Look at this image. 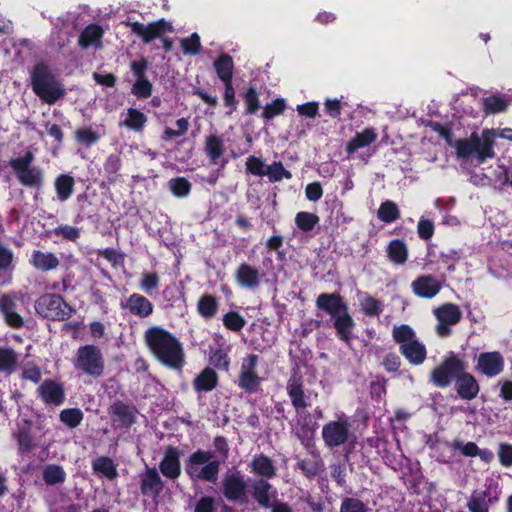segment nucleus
I'll return each mask as SVG.
<instances>
[{"label":"nucleus","mask_w":512,"mask_h":512,"mask_svg":"<svg viewBox=\"0 0 512 512\" xmlns=\"http://www.w3.org/2000/svg\"><path fill=\"white\" fill-rule=\"evenodd\" d=\"M434 315L439 322L436 326V331L438 335L444 337L450 334V326L460 321L462 313L457 305L447 303L436 308Z\"/></svg>","instance_id":"ddd939ff"},{"label":"nucleus","mask_w":512,"mask_h":512,"mask_svg":"<svg viewBox=\"0 0 512 512\" xmlns=\"http://www.w3.org/2000/svg\"><path fill=\"white\" fill-rule=\"evenodd\" d=\"M350 435V424L346 418L326 423L322 428V438L326 446L333 448L347 442Z\"/></svg>","instance_id":"9b49d317"},{"label":"nucleus","mask_w":512,"mask_h":512,"mask_svg":"<svg viewBox=\"0 0 512 512\" xmlns=\"http://www.w3.org/2000/svg\"><path fill=\"white\" fill-rule=\"evenodd\" d=\"M40 395L46 403L59 405L64 400L63 387L51 380L44 381L39 387Z\"/></svg>","instance_id":"a878e982"},{"label":"nucleus","mask_w":512,"mask_h":512,"mask_svg":"<svg viewBox=\"0 0 512 512\" xmlns=\"http://www.w3.org/2000/svg\"><path fill=\"white\" fill-rule=\"evenodd\" d=\"M265 175L273 182L280 181L282 178L290 179L292 177L291 173L283 167L281 162H275L267 166Z\"/></svg>","instance_id":"de8ad7c7"},{"label":"nucleus","mask_w":512,"mask_h":512,"mask_svg":"<svg viewBox=\"0 0 512 512\" xmlns=\"http://www.w3.org/2000/svg\"><path fill=\"white\" fill-rule=\"evenodd\" d=\"M161 473L170 479H176L181 472L179 452L176 448L169 446L165 450L164 458L159 465Z\"/></svg>","instance_id":"a211bd4d"},{"label":"nucleus","mask_w":512,"mask_h":512,"mask_svg":"<svg viewBox=\"0 0 512 512\" xmlns=\"http://www.w3.org/2000/svg\"><path fill=\"white\" fill-rule=\"evenodd\" d=\"M287 392L291 398L292 405L296 410L305 409L308 406L300 377L293 375L289 379L287 384Z\"/></svg>","instance_id":"b1692460"},{"label":"nucleus","mask_w":512,"mask_h":512,"mask_svg":"<svg viewBox=\"0 0 512 512\" xmlns=\"http://www.w3.org/2000/svg\"><path fill=\"white\" fill-rule=\"evenodd\" d=\"M60 420L70 428L77 427L83 420V413L80 409L70 408L61 411Z\"/></svg>","instance_id":"c03bdc74"},{"label":"nucleus","mask_w":512,"mask_h":512,"mask_svg":"<svg viewBox=\"0 0 512 512\" xmlns=\"http://www.w3.org/2000/svg\"><path fill=\"white\" fill-rule=\"evenodd\" d=\"M17 441L19 445V450L21 453L30 452L33 447V441L28 431L22 430L17 435Z\"/></svg>","instance_id":"052dcab7"},{"label":"nucleus","mask_w":512,"mask_h":512,"mask_svg":"<svg viewBox=\"0 0 512 512\" xmlns=\"http://www.w3.org/2000/svg\"><path fill=\"white\" fill-rule=\"evenodd\" d=\"M223 323L227 329L237 332L244 327L246 322L239 313L231 311L224 315Z\"/></svg>","instance_id":"8fccbe9b"},{"label":"nucleus","mask_w":512,"mask_h":512,"mask_svg":"<svg viewBox=\"0 0 512 512\" xmlns=\"http://www.w3.org/2000/svg\"><path fill=\"white\" fill-rule=\"evenodd\" d=\"M250 469L260 479L269 480L276 475V467L273 461L263 454L256 455L252 459Z\"/></svg>","instance_id":"5701e85b"},{"label":"nucleus","mask_w":512,"mask_h":512,"mask_svg":"<svg viewBox=\"0 0 512 512\" xmlns=\"http://www.w3.org/2000/svg\"><path fill=\"white\" fill-rule=\"evenodd\" d=\"M206 152L209 157L215 161L220 158L224 152L222 140L215 136H209L205 142Z\"/></svg>","instance_id":"a18cd8bd"},{"label":"nucleus","mask_w":512,"mask_h":512,"mask_svg":"<svg viewBox=\"0 0 512 512\" xmlns=\"http://www.w3.org/2000/svg\"><path fill=\"white\" fill-rule=\"evenodd\" d=\"M194 512H216V502L211 496L201 497L196 505Z\"/></svg>","instance_id":"13d9d810"},{"label":"nucleus","mask_w":512,"mask_h":512,"mask_svg":"<svg viewBox=\"0 0 512 512\" xmlns=\"http://www.w3.org/2000/svg\"><path fill=\"white\" fill-rule=\"evenodd\" d=\"M306 197L311 201H317L322 197L323 190L319 183H311L307 185L306 190Z\"/></svg>","instance_id":"774afa93"},{"label":"nucleus","mask_w":512,"mask_h":512,"mask_svg":"<svg viewBox=\"0 0 512 512\" xmlns=\"http://www.w3.org/2000/svg\"><path fill=\"white\" fill-rule=\"evenodd\" d=\"M362 310L368 316H378L381 313V303L377 299L367 296L361 302Z\"/></svg>","instance_id":"603ef678"},{"label":"nucleus","mask_w":512,"mask_h":512,"mask_svg":"<svg viewBox=\"0 0 512 512\" xmlns=\"http://www.w3.org/2000/svg\"><path fill=\"white\" fill-rule=\"evenodd\" d=\"M93 469L96 472L102 473L109 479H114L117 476L116 468L111 459L107 457H100L93 462Z\"/></svg>","instance_id":"37998d69"},{"label":"nucleus","mask_w":512,"mask_h":512,"mask_svg":"<svg viewBox=\"0 0 512 512\" xmlns=\"http://www.w3.org/2000/svg\"><path fill=\"white\" fill-rule=\"evenodd\" d=\"M103 30L98 25H89L81 33L79 44L82 48L97 47L100 45Z\"/></svg>","instance_id":"c756f323"},{"label":"nucleus","mask_w":512,"mask_h":512,"mask_svg":"<svg viewBox=\"0 0 512 512\" xmlns=\"http://www.w3.org/2000/svg\"><path fill=\"white\" fill-rule=\"evenodd\" d=\"M340 512H368V509L359 499L345 498L341 504Z\"/></svg>","instance_id":"864d4df0"},{"label":"nucleus","mask_w":512,"mask_h":512,"mask_svg":"<svg viewBox=\"0 0 512 512\" xmlns=\"http://www.w3.org/2000/svg\"><path fill=\"white\" fill-rule=\"evenodd\" d=\"M285 108L286 103L284 99H276L272 103L263 107L262 117L266 120H270L273 117L282 114Z\"/></svg>","instance_id":"09e8293b"},{"label":"nucleus","mask_w":512,"mask_h":512,"mask_svg":"<svg viewBox=\"0 0 512 512\" xmlns=\"http://www.w3.org/2000/svg\"><path fill=\"white\" fill-rule=\"evenodd\" d=\"M383 366L388 372H397L401 365L400 357L395 353H388L382 361Z\"/></svg>","instance_id":"680f3d73"},{"label":"nucleus","mask_w":512,"mask_h":512,"mask_svg":"<svg viewBox=\"0 0 512 512\" xmlns=\"http://www.w3.org/2000/svg\"><path fill=\"white\" fill-rule=\"evenodd\" d=\"M319 222V217L314 213L299 212L295 217L297 227L304 231H311Z\"/></svg>","instance_id":"79ce46f5"},{"label":"nucleus","mask_w":512,"mask_h":512,"mask_svg":"<svg viewBox=\"0 0 512 512\" xmlns=\"http://www.w3.org/2000/svg\"><path fill=\"white\" fill-rule=\"evenodd\" d=\"M198 310L204 317H212L217 311V301L211 295L203 296L198 303Z\"/></svg>","instance_id":"49530a36"},{"label":"nucleus","mask_w":512,"mask_h":512,"mask_svg":"<svg viewBox=\"0 0 512 512\" xmlns=\"http://www.w3.org/2000/svg\"><path fill=\"white\" fill-rule=\"evenodd\" d=\"M137 80L133 84L132 93L138 98H148L152 93V84L144 76V66H133Z\"/></svg>","instance_id":"c85d7f7f"},{"label":"nucleus","mask_w":512,"mask_h":512,"mask_svg":"<svg viewBox=\"0 0 512 512\" xmlns=\"http://www.w3.org/2000/svg\"><path fill=\"white\" fill-rule=\"evenodd\" d=\"M245 103L248 114H254L259 108V99L255 88L250 87L245 94Z\"/></svg>","instance_id":"4d7b16f0"},{"label":"nucleus","mask_w":512,"mask_h":512,"mask_svg":"<svg viewBox=\"0 0 512 512\" xmlns=\"http://www.w3.org/2000/svg\"><path fill=\"white\" fill-rule=\"evenodd\" d=\"M417 229L419 236L424 240H428L433 236L434 225L430 220L421 219L418 223Z\"/></svg>","instance_id":"0e129e2a"},{"label":"nucleus","mask_w":512,"mask_h":512,"mask_svg":"<svg viewBox=\"0 0 512 512\" xmlns=\"http://www.w3.org/2000/svg\"><path fill=\"white\" fill-rule=\"evenodd\" d=\"M336 320L334 326L337 330L340 338L346 342L349 341L351 335V329L354 325L352 318L348 314L347 310L335 316Z\"/></svg>","instance_id":"473e14b6"},{"label":"nucleus","mask_w":512,"mask_h":512,"mask_svg":"<svg viewBox=\"0 0 512 512\" xmlns=\"http://www.w3.org/2000/svg\"><path fill=\"white\" fill-rule=\"evenodd\" d=\"M35 309L44 318L58 321L69 319L73 312L72 308L57 294L41 296L35 303Z\"/></svg>","instance_id":"0eeeda50"},{"label":"nucleus","mask_w":512,"mask_h":512,"mask_svg":"<svg viewBox=\"0 0 512 512\" xmlns=\"http://www.w3.org/2000/svg\"><path fill=\"white\" fill-rule=\"evenodd\" d=\"M55 188L57 191L58 198L61 201L67 200L73 192V177L66 174L60 175L55 181Z\"/></svg>","instance_id":"e433bc0d"},{"label":"nucleus","mask_w":512,"mask_h":512,"mask_svg":"<svg viewBox=\"0 0 512 512\" xmlns=\"http://www.w3.org/2000/svg\"><path fill=\"white\" fill-rule=\"evenodd\" d=\"M508 100L499 95H491L483 99V110L486 114H496L506 110Z\"/></svg>","instance_id":"f704fd0d"},{"label":"nucleus","mask_w":512,"mask_h":512,"mask_svg":"<svg viewBox=\"0 0 512 512\" xmlns=\"http://www.w3.org/2000/svg\"><path fill=\"white\" fill-rule=\"evenodd\" d=\"M181 47L185 54H196L200 48V37L194 33L181 41Z\"/></svg>","instance_id":"5fc2aeb1"},{"label":"nucleus","mask_w":512,"mask_h":512,"mask_svg":"<svg viewBox=\"0 0 512 512\" xmlns=\"http://www.w3.org/2000/svg\"><path fill=\"white\" fill-rule=\"evenodd\" d=\"M388 254L392 261L403 264L407 260V249L402 241H392L388 246Z\"/></svg>","instance_id":"a19ab883"},{"label":"nucleus","mask_w":512,"mask_h":512,"mask_svg":"<svg viewBox=\"0 0 512 512\" xmlns=\"http://www.w3.org/2000/svg\"><path fill=\"white\" fill-rule=\"evenodd\" d=\"M452 446L455 450H459L464 456L473 457L479 453V448L474 442L463 443L461 441H455Z\"/></svg>","instance_id":"bf43d9fd"},{"label":"nucleus","mask_w":512,"mask_h":512,"mask_svg":"<svg viewBox=\"0 0 512 512\" xmlns=\"http://www.w3.org/2000/svg\"><path fill=\"white\" fill-rule=\"evenodd\" d=\"M495 136V130L486 129L481 137L477 133H472L469 138L454 141L453 147L458 158L466 159L475 155L478 162L483 163L487 158H493L495 155L493 150Z\"/></svg>","instance_id":"7ed1b4c3"},{"label":"nucleus","mask_w":512,"mask_h":512,"mask_svg":"<svg viewBox=\"0 0 512 512\" xmlns=\"http://www.w3.org/2000/svg\"><path fill=\"white\" fill-rule=\"evenodd\" d=\"M486 491L473 492L468 500L467 507L470 512H488L489 502Z\"/></svg>","instance_id":"c9c22d12"},{"label":"nucleus","mask_w":512,"mask_h":512,"mask_svg":"<svg viewBox=\"0 0 512 512\" xmlns=\"http://www.w3.org/2000/svg\"><path fill=\"white\" fill-rule=\"evenodd\" d=\"M413 292L421 298H433L442 288V283L433 275H421L412 282Z\"/></svg>","instance_id":"2eb2a0df"},{"label":"nucleus","mask_w":512,"mask_h":512,"mask_svg":"<svg viewBox=\"0 0 512 512\" xmlns=\"http://www.w3.org/2000/svg\"><path fill=\"white\" fill-rule=\"evenodd\" d=\"M169 187L171 191L179 197H183L189 194L191 184L183 177L175 178L169 181Z\"/></svg>","instance_id":"3c124183"},{"label":"nucleus","mask_w":512,"mask_h":512,"mask_svg":"<svg viewBox=\"0 0 512 512\" xmlns=\"http://www.w3.org/2000/svg\"><path fill=\"white\" fill-rule=\"evenodd\" d=\"M247 483L239 471L226 473L222 480L223 495L232 502L247 503Z\"/></svg>","instance_id":"f8f14e48"},{"label":"nucleus","mask_w":512,"mask_h":512,"mask_svg":"<svg viewBox=\"0 0 512 512\" xmlns=\"http://www.w3.org/2000/svg\"><path fill=\"white\" fill-rule=\"evenodd\" d=\"M109 413L114 421L119 422L122 426H130L135 422L137 409L130 404L122 401H115L109 408Z\"/></svg>","instance_id":"aec40b11"},{"label":"nucleus","mask_w":512,"mask_h":512,"mask_svg":"<svg viewBox=\"0 0 512 512\" xmlns=\"http://www.w3.org/2000/svg\"><path fill=\"white\" fill-rule=\"evenodd\" d=\"M465 369L464 360L455 354H451L433 369L431 379L436 386L446 387L453 378L456 379Z\"/></svg>","instance_id":"9d476101"},{"label":"nucleus","mask_w":512,"mask_h":512,"mask_svg":"<svg viewBox=\"0 0 512 512\" xmlns=\"http://www.w3.org/2000/svg\"><path fill=\"white\" fill-rule=\"evenodd\" d=\"M127 307L132 314L142 318L149 316L153 311L152 303L139 294H133L129 297Z\"/></svg>","instance_id":"bb28decb"},{"label":"nucleus","mask_w":512,"mask_h":512,"mask_svg":"<svg viewBox=\"0 0 512 512\" xmlns=\"http://www.w3.org/2000/svg\"><path fill=\"white\" fill-rule=\"evenodd\" d=\"M257 355H249L242 364L239 375V386L246 392H255L258 390L261 378L257 375L255 369L257 365Z\"/></svg>","instance_id":"4468645a"},{"label":"nucleus","mask_w":512,"mask_h":512,"mask_svg":"<svg viewBox=\"0 0 512 512\" xmlns=\"http://www.w3.org/2000/svg\"><path fill=\"white\" fill-rule=\"evenodd\" d=\"M163 489V482L155 468L145 471L141 478V492L156 498Z\"/></svg>","instance_id":"4be33fe9"},{"label":"nucleus","mask_w":512,"mask_h":512,"mask_svg":"<svg viewBox=\"0 0 512 512\" xmlns=\"http://www.w3.org/2000/svg\"><path fill=\"white\" fill-rule=\"evenodd\" d=\"M210 451L198 450L189 456L186 463V473L193 480L215 483L220 472V462L213 459Z\"/></svg>","instance_id":"39448f33"},{"label":"nucleus","mask_w":512,"mask_h":512,"mask_svg":"<svg viewBox=\"0 0 512 512\" xmlns=\"http://www.w3.org/2000/svg\"><path fill=\"white\" fill-rule=\"evenodd\" d=\"M251 495L252 498L264 508L271 506V501L276 496V490L273 486L265 479H258L251 483Z\"/></svg>","instance_id":"f3484780"},{"label":"nucleus","mask_w":512,"mask_h":512,"mask_svg":"<svg viewBox=\"0 0 512 512\" xmlns=\"http://www.w3.org/2000/svg\"><path fill=\"white\" fill-rule=\"evenodd\" d=\"M378 217L381 221L390 223L397 220L400 216L397 205L392 201L382 203L378 209Z\"/></svg>","instance_id":"ea45409f"},{"label":"nucleus","mask_w":512,"mask_h":512,"mask_svg":"<svg viewBox=\"0 0 512 512\" xmlns=\"http://www.w3.org/2000/svg\"><path fill=\"white\" fill-rule=\"evenodd\" d=\"M504 367V359L499 352L481 353L478 357L477 369L486 376L498 375Z\"/></svg>","instance_id":"dca6fc26"},{"label":"nucleus","mask_w":512,"mask_h":512,"mask_svg":"<svg viewBox=\"0 0 512 512\" xmlns=\"http://www.w3.org/2000/svg\"><path fill=\"white\" fill-rule=\"evenodd\" d=\"M32 90L44 103L53 105L62 100L66 89L47 66H35L31 72Z\"/></svg>","instance_id":"f03ea898"},{"label":"nucleus","mask_w":512,"mask_h":512,"mask_svg":"<svg viewBox=\"0 0 512 512\" xmlns=\"http://www.w3.org/2000/svg\"><path fill=\"white\" fill-rule=\"evenodd\" d=\"M498 454L502 465L507 467L512 465V445L501 444Z\"/></svg>","instance_id":"338daca9"},{"label":"nucleus","mask_w":512,"mask_h":512,"mask_svg":"<svg viewBox=\"0 0 512 512\" xmlns=\"http://www.w3.org/2000/svg\"><path fill=\"white\" fill-rule=\"evenodd\" d=\"M217 374L211 368H205L194 380L197 391H210L217 385Z\"/></svg>","instance_id":"7c9ffc66"},{"label":"nucleus","mask_w":512,"mask_h":512,"mask_svg":"<svg viewBox=\"0 0 512 512\" xmlns=\"http://www.w3.org/2000/svg\"><path fill=\"white\" fill-rule=\"evenodd\" d=\"M18 364V355L8 347H0V371L12 373Z\"/></svg>","instance_id":"72a5a7b5"},{"label":"nucleus","mask_w":512,"mask_h":512,"mask_svg":"<svg viewBox=\"0 0 512 512\" xmlns=\"http://www.w3.org/2000/svg\"><path fill=\"white\" fill-rule=\"evenodd\" d=\"M75 135L79 142H82L86 145H90L98 140V135L90 128L78 129Z\"/></svg>","instance_id":"e2e57ef3"},{"label":"nucleus","mask_w":512,"mask_h":512,"mask_svg":"<svg viewBox=\"0 0 512 512\" xmlns=\"http://www.w3.org/2000/svg\"><path fill=\"white\" fill-rule=\"evenodd\" d=\"M146 121V116L142 112L137 109L130 108L127 111V117L124 120L123 125L132 130L141 131Z\"/></svg>","instance_id":"58836bf2"},{"label":"nucleus","mask_w":512,"mask_h":512,"mask_svg":"<svg viewBox=\"0 0 512 512\" xmlns=\"http://www.w3.org/2000/svg\"><path fill=\"white\" fill-rule=\"evenodd\" d=\"M33 266L41 271H49L58 267L59 259L50 252L34 251L31 260Z\"/></svg>","instance_id":"cd10ccee"},{"label":"nucleus","mask_w":512,"mask_h":512,"mask_svg":"<svg viewBox=\"0 0 512 512\" xmlns=\"http://www.w3.org/2000/svg\"><path fill=\"white\" fill-rule=\"evenodd\" d=\"M159 277L156 273H144L141 280V288L150 291L158 286Z\"/></svg>","instance_id":"69168bd1"},{"label":"nucleus","mask_w":512,"mask_h":512,"mask_svg":"<svg viewBox=\"0 0 512 512\" xmlns=\"http://www.w3.org/2000/svg\"><path fill=\"white\" fill-rule=\"evenodd\" d=\"M316 305L319 309L326 311L334 317L347 310V306L342 301L341 296L336 293L320 294L316 300Z\"/></svg>","instance_id":"412c9836"},{"label":"nucleus","mask_w":512,"mask_h":512,"mask_svg":"<svg viewBox=\"0 0 512 512\" xmlns=\"http://www.w3.org/2000/svg\"><path fill=\"white\" fill-rule=\"evenodd\" d=\"M247 170L253 175L264 176L267 166L257 157L250 156L246 161Z\"/></svg>","instance_id":"6e6d98bb"},{"label":"nucleus","mask_w":512,"mask_h":512,"mask_svg":"<svg viewBox=\"0 0 512 512\" xmlns=\"http://www.w3.org/2000/svg\"><path fill=\"white\" fill-rule=\"evenodd\" d=\"M34 160V154L27 151L24 156L10 160V166L15 172L19 182L28 187H40L42 184V172L31 164Z\"/></svg>","instance_id":"1a4fd4ad"},{"label":"nucleus","mask_w":512,"mask_h":512,"mask_svg":"<svg viewBox=\"0 0 512 512\" xmlns=\"http://www.w3.org/2000/svg\"><path fill=\"white\" fill-rule=\"evenodd\" d=\"M127 25L130 27L131 31L139 36L145 43H150L155 39H160L166 50H170L173 46V41L168 37V35L174 30L169 22L164 20L149 24L129 22Z\"/></svg>","instance_id":"423d86ee"},{"label":"nucleus","mask_w":512,"mask_h":512,"mask_svg":"<svg viewBox=\"0 0 512 512\" xmlns=\"http://www.w3.org/2000/svg\"><path fill=\"white\" fill-rule=\"evenodd\" d=\"M393 340L406 360L413 365L422 364L427 357V349L408 325L395 326L392 330Z\"/></svg>","instance_id":"20e7f679"},{"label":"nucleus","mask_w":512,"mask_h":512,"mask_svg":"<svg viewBox=\"0 0 512 512\" xmlns=\"http://www.w3.org/2000/svg\"><path fill=\"white\" fill-rule=\"evenodd\" d=\"M455 387L458 395L465 400H472L479 393L477 380L465 370L456 378Z\"/></svg>","instance_id":"6ab92c4d"},{"label":"nucleus","mask_w":512,"mask_h":512,"mask_svg":"<svg viewBox=\"0 0 512 512\" xmlns=\"http://www.w3.org/2000/svg\"><path fill=\"white\" fill-rule=\"evenodd\" d=\"M43 480L47 485L63 483L65 480V472L59 465H48L43 470Z\"/></svg>","instance_id":"4c0bfd02"},{"label":"nucleus","mask_w":512,"mask_h":512,"mask_svg":"<svg viewBox=\"0 0 512 512\" xmlns=\"http://www.w3.org/2000/svg\"><path fill=\"white\" fill-rule=\"evenodd\" d=\"M236 280L243 287L256 288L260 284V272L257 268L242 263L236 271Z\"/></svg>","instance_id":"393cba45"},{"label":"nucleus","mask_w":512,"mask_h":512,"mask_svg":"<svg viewBox=\"0 0 512 512\" xmlns=\"http://www.w3.org/2000/svg\"><path fill=\"white\" fill-rule=\"evenodd\" d=\"M144 340L162 363L179 368L183 362V350L179 341L168 331L160 327H151L144 334Z\"/></svg>","instance_id":"f257e3e1"},{"label":"nucleus","mask_w":512,"mask_h":512,"mask_svg":"<svg viewBox=\"0 0 512 512\" xmlns=\"http://www.w3.org/2000/svg\"><path fill=\"white\" fill-rule=\"evenodd\" d=\"M74 366L76 369L91 376H101L104 371V359L101 350L94 345L79 347Z\"/></svg>","instance_id":"6e6552de"},{"label":"nucleus","mask_w":512,"mask_h":512,"mask_svg":"<svg viewBox=\"0 0 512 512\" xmlns=\"http://www.w3.org/2000/svg\"><path fill=\"white\" fill-rule=\"evenodd\" d=\"M376 138L377 134L373 129H365L361 133L356 134V136L348 142L346 150L349 154H351L357 149L368 146L374 142Z\"/></svg>","instance_id":"2f4dec72"}]
</instances>
